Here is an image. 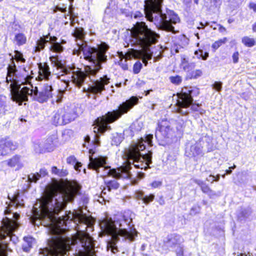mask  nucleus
I'll return each mask as SVG.
<instances>
[{
  "mask_svg": "<svg viewBox=\"0 0 256 256\" xmlns=\"http://www.w3.org/2000/svg\"><path fill=\"white\" fill-rule=\"evenodd\" d=\"M80 194L78 188L62 193L48 194L35 204L34 208L39 216L41 224L48 228L49 238L46 246L40 248V254L44 256H69L72 240L63 232L56 222V216L64 210L68 202H72L76 195Z\"/></svg>",
  "mask_w": 256,
  "mask_h": 256,
  "instance_id": "nucleus-1",
  "label": "nucleus"
},
{
  "mask_svg": "<svg viewBox=\"0 0 256 256\" xmlns=\"http://www.w3.org/2000/svg\"><path fill=\"white\" fill-rule=\"evenodd\" d=\"M152 134H148L146 136L144 139L142 138L137 142L132 144L128 150H126L124 154L125 158L128 166L120 167L117 169H111L109 166H106V157L98 156L93 158L92 154L94 151L90 149L89 153L90 154L89 156L90 162L88 168L96 170L98 174L100 172V168H102V174H100L102 177L110 176L115 178H129L131 176L130 172L131 164H133L136 168L144 169V170L150 168V164L152 163V152L148 151L147 154H142L140 152L146 148L144 142L150 146H152Z\"/></svg>",
  "mask_w": 256,
  "mask_h": 256,
  "instance_id": "nucleus-2",
  "label": "nucleus"
},
{
  "mask_svg": "<svg viewBox=\"0 0 256 256\" xmlns=\"http://www.w3.org/2000/svg\"><path fill=\"white\" fill-rule=\"evenodd\" d=\"M132 222V218L124 215L120 220L114 221L111 218L106 216L100 221L99 225L102 232L104 234L112 236V240L108 247L113 254L118 252L116 244L122 240L130 244L135 240L138 232L133 226H130Z\"/></svg>",
  "mask_w": 256,
  "mask_h": 256,
  "instance_id": "nucleus-3",
  "label": "nucleus"
},
{
  "mask_svg": "<svg viewBox=\"0 0 256 256\" xmlns=\"http://www.w3.org/2000/svg\"><path fill=\"white\" fill-rule=\"evenodd\" d=\"M73 35L74 37L79 38L80 43L77 44L78 50L74 49L76 54H79L82 52L84 58L92 62L93 68L88 67L86 72L88 74H94L102 68V64L107 61V56L106 55L110 46L105 42H101L96 48L88 46L86 42L82 40L84 37L85 33L82 28H76Z\"/></svg>",
  "mask_w": 256,
  "mask_h": 256,
  "instance_id": "nucleus-4",
  "label": "nucleus"
},
{
  "mask_svg": "<svg viewBox=\"0 0 256 256\" xmlns=\"http://www.w3.org/2000/svg\"><path fill=\"white\" fill-rule=\"evenodd\" d=\"M163 0H145L144 14L147 20L154 22L156 27L160 30L176 34L172 24L180 22V19L173 10H166V12L162 10Z\"/></svg>",
  "mask_w": 256,
  "mask_h": 256,
  "instance_id": "nucleus-5",
  "label": "nucleus"
},
{
  "mask_svg": "<svg viewBox=\"0 0 256 256\" xmlns=\"http://www.w3.org/2000/svg\"><path fill=\"white\" fill-rule=\"evenodd\" d=\"M130 32L131 42L144 49L139 54V58L146 66L148 60L152 59L153 52L149 48L158 41L160 34L148 28L144 22H138Z\"/></svg>",
  "mask_w": 256,
  "mask_h": 256,
  "instance_id": "nucleus-6",
  "label": "nucleus"
},
{
  "mask_svg": "<svg viewBox=\"0 0 256 256\" xmlns=\"http://www.w3.org/2000/svg\"><path fill=\"white\" fill-rule=\"evenodd\" d=\"M138 102L137 97L132 96L120 104L117 110L108 112L100 118H98L96 121V125L94 128V139L92 140L94 144L96 146H100V134H102L106 130L111 129L108 124L114 122L123 114L127 113L138 103Z\"/></svg>",
  "mask_w": 256,
  "mask_h": 256,
  "instance_id": "nucleus-7",
  "label": "nucleus"
},
{
  "mask_svg": "<svg viewBox=\"0 0 256 256\" xmlns=\"http://www.w3.org/2000/svg\"><path fill=\"white\" fill-rule=\"evenodd\" d=\"M50 60L54 67L56 68L57 70H61L62 74L59 76V78L66 83V88H68L71 82L76 86L80 88L84 84L86 77H89L91 81H93L91 79V76H94L98 72H96L94 74H88L86 69L88 67H92V66H86L84 72H83L75 66H65L58 56H50Z\"/></svg>",
  "mask_w": 256,
  "mask_h": 256,
  "instance_id": "nucleus-8",
  "label": "nucleus"
},
{
  "mask_svg": "<svg viewBox=\"0 0 256 256\" xmlns=\"http://www.w3.org/2000/svg\"><path fill=\"white\" fill-rule=\"evenodd\" d=\"M200 93L199 89L194 86H184L178 94L176 111L182 115L186 116L192 112H198L200 104L194 103L193 98Z\"/></svg>",
  "mask_w": 256,
  "mask_h": 256,
  "instance_id": "nucleus-9",
  "label": "nucleus"
},
{
  "mask_svg": "<svg viewBox=\"0 0 256 256\" xmlns=\"http://www.w3.org/2000/svg\"><path fill=\"white\" fill-rule=\"evenodd\" d=\"M10 99L19 106L22 105L23 102H28V96L34 100H36L40 103L46 102L49 98L43 91L38 92L37 87L33 90L28 86H24L22 88L19 86L16 89L10 90Z\"/></svg>",
  "mask_w": 256,
  "mask_h": 256,
  "instance_id": "nucleus-10",
  "label": "nucleus"
},
{
  "mask_svg": "<svg viewBox=\"0 0 256 256\" xmlns=\"http://www.w3.org/2000/svg\"><path fill=\"white\" fill-rule=\"evenodd\" d=\"M78 116L76 108L72 104H66L54 112L52 121L55 125H65L75 120Z\"/></svg>",
  "mask_w": 256,
  "mask_h": 256,
  "instance_id": "nucleus-11",
  "label": "nucleus"
},
{
  "mask_svg": "<svg viewBox=\"0 0 256 256\" xmlns=\"http://www.w3.org/2000/svg\"><path fill=\"white\" fill-rule=\"evenodd\" d=\"M18 214H13L12 218L6 217L2 221V226L0 231V240H4L6 236H10L18 227L17 220L19 218ZM0 256H8L5 248L0 245Z\"/></svg>",
  "mask_w": 256,
  "mask_h": 256,
  "instance_id": "nucleus-12",
  "label": "nucleus"
},
{
  "mask_svg": "<svg viewBox=\"0 0 256 256\" xmlns=\"http://www.w3.org/2000/svg\"><path fill=\"white\" fill-rule=\"evenodd\" d=\"M202 142L200 139L198 141L190 140L186 144V156L190 158H194L195 160L202 156L204 152Z\"/></svg>",
  "mask_w": 256,
  "mask_h": 256,
  "instance_id": "nucleus-13",
  "label": "nucleus"
},
{
  "mask_svg": "<svg viewBox=\"0 0 256 256\" xmlns=\"http://www.w3.org/2000/svg\"><path fill=\"white\" fill-rule=\"evenodd\" d=\"M184 242L182 237L176 234H172L168 235L163 240L162 249L168 252L174 250L176 246H180Z\"/></svg>",
  "mask_w": 256,
  "mask_h": 256,
  "instance_id": "nucleus-14",
  "label": "nucleus"
},
{
  "mask_svg": "<svg viewBox=\"0 0 256 256\" xmlns=\"http://www.w3.org/2000/svg\"><path fill=\"white\" fill-rule=\"evenodd\" d=\"M109 83L110 78L107 76H104L99 80L94 81L92 85L90 86L88 90L94 95L100 94L105 90V86Z\"/></svg>",
  "mask_w": 256,
  "mask_h": 256,
  "instance_id": "nucleus-15",
  "label": "nucleus"
},
{
  "mask_svg": "<svg viewBox=\"0 0 256 256\" xmlns=\"http://www.w3.org/2000/svg\"><path fill=\"white\" fill-rule=\"evenodd\" d=\"M46 41H48V43L50 44L49 49L50 51L56 52L61 53L64 50V47L61 44L57 42L58 38L55 36H50V34L46 36Z\"/></svg>",
  "mask_w": 256,
  "mask_h": 256,
  "instance_id": "nucleus-16",
  "label": "nucleus"
},
{
  "mask_svg": "<svg viewBox=\"0 0 256 256\" xmlns=\"http://www.w3.org/2000/svg\"><path fill=\"white\" fill-rule=\"evenodd\" d=\"M18 147L17 144L12 140H2L0 142V148L3 152L1 154L6 156L8 154L11 150H14Z\"/></svg>",
  "mask_w": 256,
  "mask_h": 256,
  "instance_id": "nucleus-17",
  "label": "nucleus"
},
{
  "mask_svg": "<svg viewBox=\"0 0 256 256\" xmlns=\"http://www.w3.org/2000/svg\"><path fill=\"white\" fill-rule=\"evenodd\" d=\"M7 164L12 168H15V170H18L24 166V164L21 159V156L15 155L8 160Z\"/></svg>",
  "mask_w": 256,
  "mask_h": 256,
  "instance_id": "nucleus-18",
  "label": "nucleus"
},
{
  "mask_svg": "<svg viewBox=\"0 0 256 256\" xmlns=\"http://www.w3.org/2000/svg\"><path fill=\"white\" fill-rule=\"evenodd\" d=\"M38 67L39 76L42 79L48 80L51 75V72L50 71V68L48 64L40 63Z\"/></svg>",
  "mask_w": 256,
  "mask_h": 256,
  "instance_id": "nucleus-19",
  "label": "nucleus"
},
{
  "mask_svg": "<svg viewBox=\"0 0 256 256\" xmlns=\"http://www.w3.org/2000/svg\"><path fill=\"white\" fill-rule=\"evenodd\" d=\"M251 214L252 210L250 208H240L237 212L238 220L240 222L245 221Z\"/></svg>",
  "mask_w": 256,
  "mask_h": 256,
  "instance_id": "nucleus-20",
  "label": "nucleus"
},
{
  "mask_svg": "<svg viewBox=\"0 0 256 256\" xmlns=\"http://www.w3.org/2000/svg\"><path fill=\"white\" fill-rule=\"evenodd\" d=\"M142 128V124L138 122H134L130 128L124 131V134L128 136H133L134 134L140 132Z\"/></svg>",
  "mask_w": 256,
  "mask_h": 256,
  "instance_id": "nucleus-21",
  "label": "nucleus"
},
{
  "mask_svg": "<svg viewBox=\"0 0 256 256\" xmlns=\"http://www.w3.org/2000/svg\"><path fill=\"white\" fill-rule=\"evenodd\" d=\"M48 174L46 170L44 168H41L39 172L32 173L28 176V180L30 182H36L42 177H44Z\"/></svg>",
  "mask_w": 256,
  "mask_h": 256,
  "instance_id": "nucleus-22",
  "label": "nucleus"
},
{
  "mask_svg": "<svg viewBox=\"0 0 256 256\" xmlns=\"http://www.w3.org/2000/svg\"><path fill=\"white\" fill-rule=\"evenodd\" d=\"M34 148L37 153H43L46 152H50V146H44L43 142H36L34 143Z\"/></svg>",
  "mask_w": 256,
  "mask_h": 256,
  "instance_id": "nucleus-23",
  "label": "nucleus"
},
{
  "mask_svg": "<svg viewBox=\"0 0 256 256\" xmlns=\"http://www.w3.org/2000/svg\"><path fill=\"white\" fill-rule=\"evenodd\" d=\"M10 110V106L6 104V97L0 94V114H4Z\"/></svg>",
  "mask_w": 256,
  "mask_h": 256,
  "instance_id": "nucleus-24",
  "label": "nucleus"
},
{
  "mask_svg": "<svg viewBox=\"0 0 256 256\" xmlns=\"http://www.w3.org/2000/svg\"><path fill=\"white\" fill-rule=\"evenodd\" d=\"M26 42V37L22 33L16 34L14 38V42L18 46H22Z\"/></svg>",
  "mask_w": 256,
  "mask_h": 256,
  "instance_id": "nucleus-25",
  "label": "nucleus"
},
{
  "mask_svg": "<svg viewBox=\"0 0 256 256\" xmlns=\"http://www.w3.org/2000/svg\"><path fill=\"white\" fill-rule=\"evenodd\" d=\"M46 40H49V38H46V36L44 38H40L36 42V45L35 46V52H39L44 49L46 44L48 43V41H46Z\"/></svg>",
  "mask_w": 256,
  "mask_h": 256,
  "instance_id": "nucleus-26",
  "label": "nucleus"
},
{
  "mask_svg": "<svg viewBox=\"0 0 256 256\" xmlns=\"http://www.w3.org/2000/svg\"><path fill=\"white\" fill-rule=\"evenodd\" d=\"M193 182L198 185L200 187L202 191L206 194H207L210 190V187L202 180L198 179H194Z\"/></svg>",
  "mask_w": 256,
  "mask_h": 256,
  "instance_id": "nucleus-27",
  "label": "nucleus"
},
{
  "mask_svg": "<svg viewBox=\"0 0 256 256\" xmlns=\"http://www.w3.org/2000/svg\"><path fill=\"white\" fill-rule=\"evenodd\" d=\"M123 136L122 134L114 133L112 134V144L118 146L120 144L123 140Z\"/></svg>",
  "mask_w": 256,
  "mask_h": 256,
  "instance_id": "nucleus-28",
  "label": "nucleus"
},
{
  "mask_svg": "<svg viewBox=\"0 0 256 256\" xmlns=\"http://www.w3.org/2000/svg\"><path fill=\"white\" fill-rule=\"evenodd\" d=\"M24 243L22 246V250L26 252H28L32 246V238L31 237H24Z\"/></svg>",
  "mask_w": 256,
  "mask_h": 256,
  "instance_id": "nucleus-29",
  "label": "nucleus"
},
{
  "mask_svg": "<svg viewBox=\"0 0 256 256\" xmlns=\"http://www.w3.org/2000/svg\"><path fill=\"white\" fill-rule=\"evenodd\" d=\"M242 42L247 47H252L256 44V40L254 38L248 36H244L242 39Z\"/></svg>",
  "mask_w": 256,
  "mask_h": 256,
  "instance_id": "nucleus-30",
  "label": "nucleus"
},
{
  "mask_svg": "<svg viewBox=\"0 0 256 256\" xmlns=\"http://www.w3.org/2000/svg\"><path fill=\"white\" fill-rule=\"evenodd\" d=\"M170 126H164L160 124L158 126V128H157L156 132H155V136L156 138H160V134L164 131V133L163 134L164 136H165L166 134V130L170 129Z\"/></svg>",
  "mask_w": 256,
  "mask_h": 256,
  "instance_id": "nucleus-31",
  "label": "nucleus"
},
{
  "mask_svg": "<svg viewBox=\"0 0 256 256\" xmlns=\"http://www.w3.org/2000/svg\"><path fill=\"white\" fill-rule=\"evenodd\" d=\"M202 74V72L200 70H192L187 73V79H196L200 77Z\"/></svg>",
  "mask_w": 256,
  "mask_h": 256,
  "instance_id": "nucleus-32",
  "label": "nucleus"
},
{
  "mask_svg": "<svg viewBox=\"0 0 256 256\" xmlns=\"http://www.w3.org/2000/svg\"><path fill=\"white\" fill-rule=\"evenodd\" d=\"M105 182L109 191L112 190H116L119 187L118 183L115 180L106 182Z\"/></svg>",
  "mask_w": 256,
  "mask_h": 256,
  "instance_id": "nucleus-33",
  "label": "nucleus"
},
{
  "mask_svg": "<svg viewBox=\"0 0 256 256\" xmlns=\"http://www.w3.org/2000/svg\"><path fill=\"white\" fill-rule=\"evenodd\" d=\"M52 172L53 174L58 175L59 176L63 177L67 175L68 172L66 170H59L56 166H53L52 168Z\"/></svg>",
  "mask_w": 256,
  "mask_h": 256,
  "instance_id": "nucleus-34",
  "label": "nucleus"
},
{
  "mask_svg": "<svg viewBox=\"0 0 256 256\" xmlns=\"http://www.w3.org/2000/svg\"><path fill=\"white\" fill-rule=\"evenodd\" d=\"M12 65H8V66L7 74H8V76H12L16 78V72H17V70L14 62H12Z\"/></svg>",
  "mask_w": 256,
  "mask_h": 256,
  "instance_id": "nucleus-35",
  "label": "nucleus"
},
{
  "mask_svg": "<svg viewBox=\"0 0 256 256\" xmlns=\"http://www.w3.org/2000/svg\"><path fill=\"white\" fill-rule=\"evenodd\" d=\"M196 67L194 62H183V69L188 72L192 71Z\"/></svg>",
  "mask_w": 256,
  "mask_h": 256,
  "instance_id": "nucleus-36",
  "label": "nucleus"
},
{
  "mask_svg": "<svg viewBox=\"0 0 256 256\" xmlns=\"http://www.w3.org/2000/svg\"><path fill=\"white\" fill-rule=\"evenodd\" d=\"M194 54L198 58H202V60H206L208 57V52H204L202 50H199L194 52Z\"/></svg>",
  "mask_w": 256,
  "mask_h": 256,
  "instance_id": "nucleus-37",
  "label": "nucleus"
},
{
  "mask_svg": "<svg viewBox=\"0 0 256 256\" xmlns=\"http://www.w3.org/2000/svg\"><path fill=\"white\" fill-rule=\"evenodd\" d=\"M169 80L172 84L175 85L180 84L182 83V76L178 75L171 76L169 78Z\"/></svg>",
  "mask_w": 256,
  "mask_h": 256,
  "instance_id": "nucleus-38",
  "label": "nucleus"
},
{
  "mask_svg": "<svg viewBox=\"0 0 256 256\" xmlns=\"http://www.w3.org/2000/svg\"><path fill=\"white\" fill-rule=\"evenodd\" d=\"M64 92L62 90H58L56 96L55 98L52 100V103L55 102L56 104H60L62 102L63 96Z\"/></svg>",
  "mask_w": 256,
  "mask_h": 256,
  "instance_id": "nucleus-39",
  "label": "nucleus"
},
{
  "mask_svg": "<svg viewBox=\"0 0 256 256\" xmlns=\"http://www.w3.org/2000/svg\"><path fill=\"white\" fill-rule=\"evenodd\" d=\"M53 90L52 86L48 84H44L42 91H43L46 95L48 96L50 98L52 97V92Z\"/></svg>",
  "mask_w": 256,
  "mask_h": 256,
  "instance_id": "nucleus-40",
  "label": "nucleus"
},
{
  "mask_svg": "<svg viewBox=\"0 0 256 256\" xmlns=\"http://www.w3.org/2000/svg\"><path fill=\"white\" fill-rule=\"evenodd\" d=\"M227 40L226 38L220 39L218 41L215 42L212 45V48L214 49H218L222 44H224Z\"/></svg>",
  "mask_w": 256,
  "mask_h": 256,
  "instance_id": "nucleus-41",
  "label": "nucleus"
},
{
  "mask_svg": "<svg viewBox=\"0 0 256 256\" xmlns=\"http://www.w3.org/2000/svg\"><path fill=\"white\" fill-rule=\"evenodd\" d=\"M142 64L139 61L136 62L134 64V66H133L134 72L135 74H138L140 72V70L142 69Z\"/></svg>",
  "mask_w": 256,
  "mask_h": 256,
  "instance_id": "nucleus-42",
  "label": "nucleus"
},
{
  "mask_svg": "<svg viewBox=\"0 0 256 256\" xmlns=\"http://www.w3.org/2000/svg\"><path fill=\"white\" fill-rule=\"evenodd\" d=\"M66 162L68 164L74 165V168H76L77 160L74 156H71L68 157L66 159Z\"/></svg>",
  "mask_w": 256,
  "mask_h": 256,
  "instance_id": "nucleus-43",
  "label": "nucleus"
},
{
  "mask_svg": "<svg viewBox=\"0 0 256 256\" xmlns=\"http://www.w3.org/2000/svg\"><path fill=\"white\" fill-rule=\"evenodd\" d=\"M154 198V195L153 194H150L148 196H144L143 198V202L145 204H148L150 202H152Z\"/></svg>",
  "mask_w": 256,
  "mask_h": 256,
  "instance_id": "nucleus-44",
  "label": "nucleus"
},
{
  "mask_svg": "<svg viewBox=\"0 0 256 256\" xmlns=\"http://www.w3.org/2000/svg\"><path fill=\"white\" fill-rule=\"evenodd\" d=\"M43 144H44V146H50V152L53 150L54 146L52 138H47L44 142H43Z\"/></svg>",
  "mask_w": 256,
  "mask_h": 256,
  "instance_id": "nucleus-45",
  "label": "nucleus"
},
{
  "mask_svg": "<svg viewBox=\"0 0 256 256\" xmlns=\"http://www.w3.org/2000/svg\"><path fill=\"white\" fill-rule=\"evenodd\" d=\"M15 54H16V58L17 60L21 62H25L26 60L23 58V55L20 52H19L18 50H16Z\"/></svg>",
  "mask_w": 256,
  "mask_h": 256,
  "instance_id": "nucleus-46",
  "label": "nucleus"
},
{
  "mask_svg": "<svg viewBox=\"0 0 256 256\" xmlns=\"http://www.w3.org/2000/svg\"><path fill=\"white\" fill-rule=\"evenodd\" d=\"M120 13L124 16H132V14L131 12L129 9L128 8H120Z\"/></svg>",
  "mask_w": 256,
  "mask_h": 256,
  "instance_id": "nucleus-47",
  "label": "nucleus"
},
{
  "mask_svg": "<svg viewBox=\"0 0 256 256\" xmlns=\"http://www.w3.org/2000/svg\"><path fill=\"white\" fill-rule=\"evenodd\" d=\"M176 254L177 256H183V246L182 244H180V246H176L174 249Z\"/></svg>",
  "mask_w": 256,
  "mask_h": 256,
  "instance_id": "nucleus-48",
  "label": "nucleus"
},
{
  "mask_svg": "<svg viewBox=\"0 0 256 256\" xmlns=\"http://www.w3.org/2000/svg\"><path fill=\"white\" fill-rule=\"evenodd\" d=\"M220 192H216L210 189L206 194L208 195L210 198H214L215 197L219 196H220Z\"/></svg>",
  "mask_w": 256,
  "mask_h": 256,
  "instance_id": "nucleus-49",
  "label": "nucleus"
},
{
  "mask_svg": "<svg viewBox=\"0 0 256 256\" xmlns=\"http://www.w3.org/2000/svg\"><path fill=\"white\" fill-rule=\"evenodd\" d=\"M16 78V77L12 76H8V74H7V76L6 78V82L8 83H9L10 82H12L13 83L16 84L17 85H19L18 82H17Z\"/></svg>",
  "mask_w": 256,
  "mask_h": 256,
  "instance_id": "nucleus-50",
  "label": "nucleus"
},
{
  "mask_svg": "<svg viewBox=\"0 0 256 256\" xmlns=\"http://www.w3.org/2000/svg\"><path fill=\"white\" fill-rule=\"evenodd\" d=\"M222 82H216L212 84V88L218 92L221 90L222 88Z\"/></svg>",
  "mask_w": 256,
  "mask_h": 256,
  "instance_id": "nucleus-51",
  "label": "nucleus"
},
{
  "mask_svg": "<svg viewBox=\"0 0 256 256\" xmlns=\"http://www.w3.org/2000/svg\"><path fill=\"white\" fill-rule=\"evenodd\" d=\"M200 212V207L198 206H192L190 210V215H195Z\"/></svg>",
  "mask_w": 256,
  "mask_h": 256,
  "instance_id": "nucleus-52",
  "label": "nucleus"
},
{
  "mask_svg": "<svg viewBox=\"0 0 256 256\" xmlns=\"http://www.w3.org/2000/svg\"><path fill=\"white\" fill-rule=\"evenodd\" d=\"M144 192L142 191L137 190L135 192L134 196L138 200H143V198L144 197Z\"/></svg>",
  "mask_w": 256,
  "mask_h": 256,
  "instance_id": "nucleus-53",
  "label": "nucleus"
},
{
  "mask_svg": "<svg viewBox=\"0 0 256 256\" xmlns=\"http://www.w3.org/2000/svg\"><path fill=\"white\" fill-rule=\"evenodd\" d=\"M72 214L69 212L66 216H62V220L65 222L68 220H72Z\"/></svg>",
  "mask_w": 256,
  "mask_h": 256,
  "instance_id": "nucleus-54",
  "label": "nucleus"
},
{
  "mask_svg": "<svg viewBox=\"0 0 256 256\" xmlns=\"http://www.w3.org/2000/svg\"><path fill=\"white\" fill-rule=\"evenodd\" d=\"M162 182L160 181H154L150 184V186L154 188H157L160 186Z\"/></svg>",
  "mask_w": 256,
  "mask_h": 256,
  "instance_id": "nucleus-55",
  "label": "nucleus"
},
{
  "mask_svg": "<svg viewBox=\"0 0 256 256\" xmlns=\"http://www.w3.org/2000/svg\"><path fill=\"white\" fill-rule=\"evenodd\" d=\"M58 11H60L62 12H66V7L62 8L59 6H57L54 8V12H56Z\"/></svg>",
  "mask_w": 256,
  "mask_h": 256,
  "instance_id": "nucleus-56",
  "label": "nucleus"
},
{
  "mask_svg": "<svg viewBox=\"0 0 256 256\" xmlns=\"http://www.w3.org/2000/svg\"><path fill=\"white\" fill-rule=\"evenodd\" d=\"M238 55H239V54L238 52H234V54H232V60H233L234 63L236 64L238 62Z\"/></svg>",
  "mask_w": 256,
  "mask_h": 256,
  "instance_id": "nucleus-57",
  "label": "nucleus"
},
{
  "mask_svg": "<svg viewBox=\"0 0 256 256\" xmlns=\"http://www.w3.org/2000/svg\"><path fill=\"white\" fill-rule=\"evenodd\" d=\"M126 60H124V62H123L122 60L120 62L119 64L122 68L124 70H126L128 69V66L127 64H126Z\"/></svg>",
  "mask_w": 256,
  "mask_h": 256,
  "instance_id": "nucleus-58",
  "label": "nucleus"
},
{
  "mask_svg": "<svg viewBox=\"0 0 256 256\" xmlns=\"http://www.w3.org/2000/svg\"><path fill=\"white\" fill-rule=\"evenodd\" d=\"M142 17H143L142 14L138 11L136 12L134 15V18L135 19H140L141 18H142Z\"/></svg>",
  "mask_w": 256,
  "mask_h": 256,
  "instance_id": "nucleus-59",
  "label": "nucleus"
},
{
  "mask_svg": "<svg viewBox=\"0 0 256 256\" xmlns=\"http://www.w3.org/2000/svg\"><path fill=\"white\" fill-rule=\"evenodd\" d=\"M249 8L254 10V12H256V4L254 2H250L249 4Z\"/></svg>",
  "mask_w": 256,
  "mask_h": 256,
  "instance_id": "nucleus-60",
  "label": "nucleus"
},
{
  "mask_svg": "<svg viewBox=\"0 0 256 256\" xmlns=\"http://www.w3.org/2000/svg\"><path fill=\"white\" fill-rule=\"evenodd\" d=\"M236 166L235 164H234L232 166H230L228 170H226V174H230L232 172V170L236 168Z\"/></svg>",
  "mask_w": 256,
  "mask_h": 256,
  "instance_id": "nucleus-61",
  "label": "nucleus"
},
{
  "mask_svg": "<svg viewBox=\"0 0 256 256\" xmlns=\"http://www.w3.org/2000/svg\"><path fill=\"white\" fill-rule=\"evenodd\" d=\"M162 51H160L159 52V54L157 56L154 57V61L158 60L160 58H162Z\"/></svg>",
  "mask_w": 256,
  "mask_h": 256,
  "instance_id": "nucleus-62",
  "label": "nucleus"
},
{
  "mask_svg": "<svg viewBox=\"0 0 256 256\" xmlns=\"http://www.w3.org/2000/svg\"><path fill=\"white\" fill-rule=\"evenodd\" d=\"M144 176L145 174L144 172H138V179H142L144 177Z\"/></svg>",
  "mask_w": 256,
  "mask_h": 256,
  "instance_id": "nucleus-63",
  "label": "nucleus"
},
{
  "mask_svg": "<svg viewBox=\"0 0 256 256\" xmlns=\"http://www.w3.org/2000/svg\"><path fill=\"white\" fill-rule=\"evenodd\" d=\"M210 177H212V182H213L214 181V180H215V181H216V182L218 181V180H220V174H218V175L216 176V179H214V176H213L210 175Z\"/></svg>",
  "mask_w": 256,
  "mask_h": 256,
  "instance_id": "nucleus-64",
  "label": "nucleus"
}]
</instances>
